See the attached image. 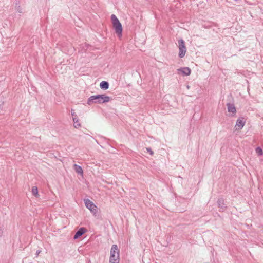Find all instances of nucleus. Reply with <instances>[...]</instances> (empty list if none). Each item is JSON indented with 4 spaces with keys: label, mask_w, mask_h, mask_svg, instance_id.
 <instances>
[{
    "label": "nucleus",
    "mask_w": 263,
    "mask_h": 263,
    "mask_svg": "<svg viewBox=\"0 0 263 263\" xmlns=\"http://www.w3.org/2000/svg\"><path fill=\"white\" fill-rule=\"evenodd\" d=\"M111 21L112 27L115 30L119 38L121 39L122 36L123 27L119 19L115 14L111 15Z\"/></svg>",
    "instance_id": "f257e3e1"
},
{
    "label": "nucleus",
    "mask_w": 263,
    "mask_h": 263,
    "mask_svg": "<svg viewBox=\"0 0 263 263\" xmlns=\"http://www.w3.org/2000/svg\"><path fill=\"white\" fill-rule=\"evenodd\" d=\"M110 100V98L105 95H99L91 96L88 100V105H91L93 103H103L108 102Z\"/></svg>",
    "instance_id": "f03ea898"
},
{
    "label": "nucleus",
    "mask_w": 263,
    "mask_h": 263,
    "mask_svg": "<svg viewBox=\"0 0 263 263\" xmlns=\"http://www.w3.org/2000/svg\"><path fill=\"white\" fill-rule=\"evenodd\" d=\"M119 262V250L116 245H112L110 250L109 263Z\"/></svg>",
    "instance_id": "7ed1b4c3"
},
{
    "label": "nucleus",
    "mask_w": 263,
    "mask_h": 263,
    "mask_svg": "<svg viewBox=\"0 0 263 263\" xmlns=\"http://www.w3.org/2000/svg\"><path fill=\"white\" fill-rule=\"evenodd\" d=\"M178 48H179V56L180 58H183L185 56L186 52V48L185 45V43L182 39L178 40Z\"/></svg>",
    "instance_id": "20e7f679"
},
{
    "label": "nucleus",
    "mask_w": 263,
    "mask_h": 263,
    "mask_svg": "<svg viewBox=\"0 0 263 263\" xmlns=\"http://www.w3.org/2000/svg\"><path fill=\"white\" fill-rule=\"evenodd\" d=\"M85 204L87 209H88L93 214H96L98 212V208L90 200H85Z\"/></svg>",
    "instance_id": "39448f33"
},
{
    "label": "nucleus",
    "mask_w": 263,
    "mask_h": 263,
    "mask_svg": "<svg viewBox=\"0 0 263 263\" xmlns=\"http://www.w3.org/2000/svg\"><path fill=\"white\" fill-rule=\"evenodd\" d=\"M245 124V121L243 118H239L237 119L236 125L235 126V129L236 130H240L244 126Z\"/></svg>",
    "instance_id": "423d86ee"
},
{
    "label": "nucleus",
    "mask_w": 263,
    "mask_h": 263,
    "mask_svg": "<svg viewBox=\"0 0 263 263\" xmlns=\"http://www.w3.org/2000/svg\"><path fill=\"white\" fill-rule=\"evenodd\" d=\"M87 232V229L85 228H81L74 235L73 238L77 239L80 237L82 235Z\"/></svg>",
    "instance_id": "0eeeda50"
},
{
    "label": "nucleus",
    "mask_w": 263,
    "mask_h": 263,
    "mask_svg": "<svg viewBox=\"0 0 263 263\" xmlns=\"http://www.w3.org/2000/svg\"><path fill=\"white\" fill-rule=\"evenodd\" d=\"M73 167L76 173L83 177V171L81 166L75 164L73 165Z\"/></svg>",
    "instance_id": "6e6552de"
},
{
    "label": "nucleus",
    "mask_w": 263,
    "mask_h": 263,
    "mask_svg": "<svg viewBox=\"0 0 263 263\" xmlns=\"http://www.w3.org/2000/svg\"><path fill=\"white\" fill-rule=\"evenodd\" d=\"M178 71H180L185 76H189L191 74V69L188 67H184L178 69Z\"/></svg>",
    "instance_id": "1a4fd4ad"
},
{
    "label": "nucleus",
    "mask_w": 263,
    "mask_h": 263,
    "mask_svg": "<svg viewBox=\"0 0 263 263\" xmlns=\"http://www.w3.org/2000/svg\"><path fill=\"white\" fill-rule=\"evenodd\" d=\"M227 106L229 112L233 114H235L236 113V109L234 105L229 103L228 104Z\"/></svg>",
    "instance_id": "9d476101"
},
{
    "label": "nucleus",
    "mask_w": 263,
    "mask_h": 263,
    "mask_svg": "<svg viewBox=\"0 0 263 263\" xmlns=\"http://www.w3.org/2000/svg\"><path fill=\"white\" fill-rule=\"evenodd\" d=\"M31 192L32 194L35 197H39V194L38 193V189L36 186H33L32 187Z\"/></svg>",
    "instance_id": "9b49d317"
},
{
    "label": "nucleus",
    "mask_w": 263,
    "mask_h": 263,
    "mask_svg": "<svg viewBox=\"0 0 263 263\" xmlns=\"http://www.w3.org/2000/svg\"><path fill=\"white\" fill-rule=\"evenodd\" d=\"M100 86L102 89H107L108 88L109 84L108 82L106 81H102L100 84Z\"/></svg>",
    "instance_id": "f8f14e48"
},
{
    "label": "nucleus",
    "mask_w": 263,
    "mask_h": 263,
    "mask_svg": "<svg viewBox=\"0 0 263 263\" xmlns=\"http://www.w3.org/2000/svg\"><path fill=\"white\" fill-rule=\"evenodd\" d=\"M73 120L74 122V127L77 128H80L81 127V124L80 123L78 119L76 117H74L73 118Z\"/></svg>",
    "instance_id": "ddd939ff"
},
{
    "label": "nucleus",
    "mask_w": 263,
    "mask_h": 263,
    "mask_svg": "<svg viewBox=\"0 0 263 263\" xmlns=\"http://www.w3.org/2000/svg\"><path fill=\"white\" fill-rule=\"evenodd\" d=\"M255 151H256V154L259 155V156H261L263 154V151L262 149L259 147H258L256 148L255 149Z\"/></svg>",
    "instance_id": "4468645a"
},
{
    "label": "nucleus",
    "mask_w": 263,
    "mask_h": 263,
    "mask_svg": "<svg viewBox=\"0 0 263 263\" xmlns=\"http://www.w3.org/2000/svg\"><path fill=\"white\" fill-rule=\"evenodd\" d=\"M146 149L147 152L148 153H149L151 155H153L154 154L153 151L151 148H146Z\"/></svg>",
    "instance_id": "2eb2a0df"
}]
</instances>
